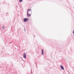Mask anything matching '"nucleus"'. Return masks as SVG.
I'll use <instances>...</instances> for the list:
<instances>
[{"mask_svg":"<svg viewBox=\"0 0 74 74\" xmlns=\"http://www.w3.org/2000/svg\"><path fill=\"white\" fill-rule=\"evenodd\" d=\"M31 15L30 14H29V13H27V17L31 16Z\"/></svg>","mask_w":74,"mask_h":74,"instance_id":"nucleus-3","label":"nucleus"},{"mask_svg":"<svg viewBox=\"0 0 74 74\" xmlns=\"http://www.w3.org/2000/svg\"><path fill=\"white\" fill-rule=\"evenodd\" d=\"M31 11H32V10H31V9H28L27 11V13H28V12H29Z\"/></svg>","mask_w":74,"mask_h":74,"instance_id":"nucleus-5","label":"nucleus"},{"mask_svg":"<svg viewBox=\"0 0 74 74\" xmlns=\"http://www.w3.org/2000/svg\"><path fill=\"white\" fill-rule=\"evenodd\" d=\"M19 0L20 3H21V2H22V0Z\"/></svg>","mask_w":74,"mask_h":74,"instance_id":"nucleus-9","label":"nucleus"},{"mask_svg":"<svg viewBox=\"0 0 74 74\" xmlns=\"http://www.w3.org/2000/svg\"><path fill=\"white\" fill-rule=\"evenodd\" d=\"M60 67L61 68V70H64V67H63V66L62 65H60Z\"/></svg>","mask_w":74,"mask_h":74,"instance_id":"nucleus-4","label":"nucleus"},{"mask_svg":"<svg viewBox=\"0 0 74 74\" xmlns=\"http://www.w3.org/2000/svg\"><path fill=\"white\" fill-rule=\"evenodd\" d=\"M28 20H29V19H28V18H24V19H23V21H24V22H26Z\"/></svg>","mask_w":74,"mask_h":74,"instance_id":"nucleus-1","label":"nucleus"},{"mask_svg":"<svg viewBox=\"0 0 74 74\" xmlns=\"http://www.w3.org/2000/svg\"><path fill=\"white\" fill-rule=\"evenodd\" d=\"M32 69H31V73L32 74H33L32 73H33V72H32Z\"/></svg>","mask_w":74,"mask_h":74,"instance_id":"nucleus-10","label":"nucleus"},{"mask_svg":"<svg viewBox=\"0 0 74 74\" xmlns=\"http://www.w3.org/2000/svg\"><path fill=\"white\" fill-rule=\"evenodd\" d=\"M73 34H74V30H73Z\"/></svg>","mask_w":74,"mask_h":74,"instance_id":"nucleus-11","label":"nucleus"},{"mask_svg":"<svg viewBox=\"0 0 74 74\" xmlns=\"http://www.w3.org/2000/svg\"><path fill=\"white\" fill-rule=\"evenodd\" d=\"M4 28H5V26H4V25L2 27V28L3 29H4Z\"/></svg>","mask_w":74,"mask_h":74,"instance_id":"nucleus-8","label":"nucleus"},{"mask_svg":"<svg viewBox=\"0 0 74 74\" xmlns=\"http://www.w3.org/2000/svg\"><path fill=\"white\" fill-rule=\"evenodd\" d=\"M20 8H21V7H20Z\"/></svg>","mask_w":74,"mask_h":74,"instance_id":"nucleus-14","label":"nucleus"},{"mask_svg":"<svg viewBox=\"0 0 74 74\" xmlns=\"http://www.w3.org/2000/svg\"><path fill=\"white\" fill-rule=\"evenodd\" d=\"M34 38H35V37H36V36H35V35H34Z\"/></svg>","mask_w":74,"mask_h":74,"instance_id":"nucleus-12","label":"nucleus"},{"mask_svg":"<svg viewBox=\"0 0 74 74\" xmlns=\"http://www.w3.org/2000/svg\"><path fill=\"white\" fill-rule=\"evenodd\" d=\"M42 0H40V1H42Z\"/></svg>","mask_w":74,"mask_h":74,"instance_id":"nucleus-15","label":"nucleus"},{"mask_svg":"<svg viewBox=\"0 0 74 74\" xmlns=\"http://www.w3.org/2000/svg\"><path fill=\"white\" fill-rule=\"evenodd\" d=\"M24 29L25 32L26 31V29H25V28H24Z\"/></svg>","mask_w":74,"mask_h":74,"instance_id":"nucleus-13","label":"nucleus"},{"mask_svg":"<svg viewBox=\"0 0 74 74\" xmlns=\"http://www.w3.org/2000/svg\"><path fill=\"white\" fill-rule=\"evenodd\" d=\"M42 55H44V50L43 49H42Z\"/></svg>","mask_w":74,"mask_h":74,"instance_id":"nucleus-6","label":"nucleus"},{"mask_svg":"<svg viewBox=\"0 0 74 74\" xmlns=\"http://www.w3.org/2000/svg\"><path fill=\"white\" fill-rule=\"evenodd\" d=\"M23 57L24 59H26V53H24L23 56Z\"/></svg>","mask_w":74,"mask_h":74,"instance_id":"nucleus-2","label":"nucleus"},{"mask_svg":"<svg viewBox=\"0 0 74 74\" xmlns=\"http://www.w3.org/2000/svg\"><path fill=\"white\" fill-rule=\"evenodd\" d=\"M32 11H29V12H28V14H31V15H32Z\"/></svg>","mask_w":74,"mask_h":74,"instance_id":"nucleus-7","label":"nucleus"}]
</instances>
